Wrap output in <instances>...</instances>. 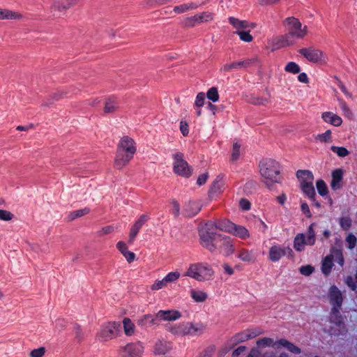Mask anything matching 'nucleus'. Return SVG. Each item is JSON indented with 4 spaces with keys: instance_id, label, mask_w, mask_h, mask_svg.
<instances>
[{
    "instance_id": "nucleus-1",
    "label": "nucleus",
    "mask_w": 357,
    "mask_h": 357,
    "mask_svg": "<svg viewBox=\"0 0 357 357\" xmlns=\"http://www.w3.org/2000/svg\"><path fill=\"white\" fill-rule=\"evenodd\" d=\"M288 33L277 39V47H284L294 44L295 38L301 39L307 34V26L303 27L301 22L296 18L287 17L285 20Z\"/></svg>"
},
{
    "instance_id": "nucleus-2",
    "label": "nucleus",
    "mask_w": 357,
    "mask_h": 357,
    "mask_svg": "<svg viewBox=\"0 0 357 357\" xmlns=\"http://www.w3.org/2000/svg\"><path fill=\"white\" fill-rule=\"evenodd\" d=\"M137 150L135 142L128 136H124L120 140L114 160V167L121 169L133 158Z\"/></svg>"
},
{
    "instance_id": "nucleus-3",
    "label": "nucleus",
    "mask_w": 357,
    "mask_h": 357,
    "mask_svg": "<svg viewBox=\"0 0 357 357\" xmlns=\"http://www.w3.org/2000/svg\"><path fill=\"white\" fill-rule=\"evenodd\" d=\"M206 326L200 322H182L171 326L169 331L179 336H200L206 331Z\"/></svg>"
},
{
    "instance_id": "nucleus-4",
    "label": "nucleus",
    "mask_w": 357,
    "mask_h": 357,
    "mask_svg": "<svg viewBox=\"0 0 357 357\" xmlns=\"http://www.w3.org/2000/svg\"><path fill=\"white\" fill-rule=\"evenodd\" d=\"M259 172L264 181L279 183L280 181V166L279 162L271 158H266L259 162Z\"/></svg>"
},
{
    "instance_id": "nucleus-5",
    "label": "nucleus",
    "mask_w": 357,
    "mask_h": 357,
    "mask_svg": "<svg viewBox=\"0 0 357 357\" xmlns=\"http://www.w3.org/2000/svg\"><path fill=\"white\" fill-rule=\"evenodd\" d=\"M214 274L212 267L207 263H194L189 266L185 276L193 278L199 282L211 280Z\"/></svg>"
},
{
    "instance_id": "nucleus-6",
    "label": "nucleus",
    "mask_w": 357,
    "mask_h": 357,
    "mask_svg": "<svg viewBox=\"0 0 357 357\" xmlns=\"http://www.w3.org/2000/svg\"><path fill=\"white\" fill-rule=\"evenodd\" d=\"M217 229L212 222H207L199 231L200 243L202 245L211 252L216 250L215 244L222 234L216 233Z\"/></svg>"
},
{
    "instance_id": "nucleus-7",
    "label": "nucleus",
    "mask_w": 357,
    "mask_h": 357,
    "mask_svg": "<svg viewBox=\"0 0 357 357\" xmlns=\"http://www.w3.org/2000/svg\"><path fill=\"white\" fill-rule=\"evenodd\" d=\"M257 344L259 347H268L274 349H279L282 347L293 354H298L301 353L300 348L285 339H280L278 341H274L273 338L263 337L257 340Z\"/></svg>"
},
{
    "instance_id": "nucleus-8",
    "label": "nucleus",
    "mask_w": 357,
    "mask_h": 357,
    "mask_svg": "<svg viewBox=\"0 0 357 357\" xmlns=\"http://www.w3.org/2000/svg\"><path fill=\"white\" fill-rule=\"evenodd\" d=\"M257 344L259 347H268L274 349H279L282 347L293 354H298L301 353L300 348L285 339H280L278 341H274L273 338L263 337L257 340Z\"/></svg>"
},
{
    "instance_id": "nucleus-9",
    "label": "nucleus",
    "mask_w": 357,
    "mask_h": 357,
    "mask_svg": "<svg viewBox=\"0 0 357 357\" xmlns=\"http://www.w3.org/2000/svg\"><path fill=\"white\" fill-rule=\"evenodd\" d=\"M315 224H311L306 232V234H298L294 241V248L298 251L301 252L304 250L305 245H313L316 242V235L314 230Z\"/></svg>"
},
{
    "instance_id": "nucleus-10",
    "label": "nucleus",
    "mask_w": 357,
    "mask_h": 357,
    "mask_svg": "<svg viewBox=\"0 0 357 357\" xmlns=\"http://www.w3.org/2000/svg\"><path fill=\"white\" fill-rule=\"evenodd\" d=\"M173 170L176 174L185 178L192 175V169L184 159V155L182 153L176 152L173 154Z\"/></svg>"
},
{
    "instance_id": "nucleus-11",
    "label": "nucleus",
    "mask_w": 357,
    "mask_h": 357,
    "mask_svg": "<svg viewBox=\"0 0 357 357\" xmlns=\"http://www.w3.org/2000/svg\"><path fill=\"white\" fill-rule=\"evenodd\" d=\"M120 328L119 323L108 322L101 326L97 336L102 341H108L118 336Z\"/></svg>"
},
{
    "instance_id": "nucleus-12",
    "label": "nucleus",
    "mask_w": 357,
    "mask_h": 357,
    "mask_svg": "<svg viewBox=\"0 0 357 357\" xmlns=\"http://www.w3.org/2000/svg\"><path fill=\"white\" fill-rule=\"evenodd\" d=\"M144 352V346L141 342L128 343L121 347V357H141Z\"/></svg>"
},
{
    "instance_id": "nucleus-13",
    "label": "nucleus",
    "mask_w": 357,
    "mask_h": 357,
    "mask_svg": "<svg viewBox=\"0 0 357 357\" xmlns=\"http://www.w3.org/2000/svg\"><path fill=\"white\" fill-rule=\"evenodd\" d=\"M215 243L216 249L220 248L225 256H230L235 252L234 240L227 236L221 235Z\"/></svg>"
},
{
    "instance_id": "nucleus-14",
    "label": "nucleus",
    "mask_w": 357,
    "mask_h": 357,
    "mask_svg": "<svg viewBox=\"0 0 357 357\" xmlns=\"http://www.w3.org/2000/svg\"><path fill=\"white\" fill-rule=\"evenodd\" d=\"M298 52L306 59L313 63L321 61L324 56V54L321 50L314 47L302 48Z\"/></svg>"
},
{
    "instance_id": "nucleus-15",
    "label": "nucleus",
    "mask_w": 357,
    "mask_h": 357,
    "mask_svg": "<svg viewBox=\"0 0 357 357\" xmlns=\"http://www.w3.org/2000/svg\"><path fill=\"white\" fill-rule=\"evenodd\" d=\"M257 61V59H246L243 61H234L231 63L225 64L222 70L225 72H229L234 70H239L241 68H246L254 64Z\"/></svg>"
},
{
    "instance_id": "nucleus-16",
    "label": "nucleus",
    "mask_w": 357,
    "mask_h": 357,
    "mask_svg": "<svg viewBox=\"0 0 357 357\" xmlns=\"http://www.w3.org/2000/svg\"><path fill=\"white\" fill-rule=\"evenodd\" d=\"M328 297L332 307H342L343 303L342 294L335 285L330 287Z\"/></svg>"
},
{
    "instance_id": "nucleus-17",
    "label": "nucleus",
    "mask_w": 357,
    "mask_h": 357,
    "mask_svg": "<svg viewBox=\"0 0 357 357\" xmlns=\"http://www.w3.org/2000/svg\"><path fill=\"white\" fill-rule=\"evenodd\" d=\"M149 219V217L146 214H142L135 221L134 225L130 228V234H129V239H128L129 243H133V241H135L136 236H137L140 229L148 221Z\"/></svg>"
},
{
    "instance_id": "nucleus-18",
    "label": "nucleus",
    "mask_w": 357,
    "mask_h": 357,
    "mask_svg": "<svg viewBox=\"0 0 357 357\" xmlns=\"http://www.w3.org/2000/svg\"><path fill=\"white\" fill-rule=\"evenodd\" d=\"M237 257L242 261L254 264L257 258V254L254 250L241 248L237 251Z\"/></svg>"
},
{
    "instance_id": "nucleus-19",
    "label": "nucleus",
    "mask_w": 357,
    "mask_h": 357,
    "mask_svg": "<svg viewBox=\"0 0 357 357\" xmlns=\"http://www.w3.org/2000/svg\"><path fill=\"white\" fill-rule=\"evenodd\" d=\"M261 332L259 330L244 331L234 335L231 340V341L233 342V344H236L240 342H245L250 339L255 338Z\"/></svg>"
},
{
    "instance_id": "nucleus-20",
    "label": "nucleus",
    "mask_w": 357,
    "mask_h": 357,
    "mask_svg": "<svg viewBox=\"0 0 357 357\" xmlns=\"http://www.w3.org/2000/svg\"><path fill=\"white\" fill-rule=\"evenodd\" d=\"M158 321H175L181 317V313L176 310H159L156 313Z\"/></svg>"
},
{
    "instance_id": "nucleus-21",
    "label": "nucleus",
    "mask_w": 357,
    "mask_h": 357,
    "mask_svg": "<svg viewBox=\"0 0 357 357\" xmlns=\"http://www.w3.org/2000/svg\"><path fill=\"white\" fill-rule=\"evenodd\" d=\"M287 251L289 252H292L291 249L289 248H282L280 245H273L269 250V259L273 262L278 261L287 254Z\"/></svg>"
},
{
    "instance_id": "nucleus-22",
    "label": "nucleus",
    "mask_w": 357,
    "mask_h": 357,
    "mask_svg": "<svg viewBox=\"0 0 357 357\" xmlns=\"http://www.w3.org/2000/svg\"><path fill=\"white\" fill-rule=\"evenodd\" d=\"M172 349V343L164 339L158 340L154 346V354L155 355H166Z\"/></svg>"
},
{
    "instance_id": "nucleus-23",
    "label": "nucleus",
    "mask_w": 357,
    "mask_h": 357,
    "mask_svg": "<svg viewBox=\"0 0 357 357\" xmlns=\"http://www.w3.org/2000/svg\"><path fill=\"white\" fill-rule=\"evenodd\" d=\"M229 22L235 28L237 31H243L247 29H253L255 27V24L250 23L246 20H240L234 17H229Z\"/></svg>"
},
{
    "instance_id": "nucleus-24",
    "label": "nucleus",
    "mask_w": 357,
    "mask_h": 357,
    "mask_svg": "<svg viewBox=\"0 0 357 357\" xmlns=\"http://www.w3.org/2000/svg\"><path fill=\"white\" fill-rule=\"evenodd\" d=\"M344 172L342 169H336L332 172V181L331 187L333 190H337L342 188Z\"/></svg>"
},
{
    "instance_id": "nucleus-25",
    "label": "nucleus",
    "mask_w": 357,
    "mask_h": 357,
    "mask_svg": "<svg viewBox=\"0 0 357 357\" xmlns=\"http://www.w3.org/2000/svg\"><path fill=\"white\" fill-rule=\"evenodd\" d=\"M137 324L142 328H147L154 325H158V318L156 314L155 316L146 314L138 319Z\"/></svg>"
},
{
    "instance_id": "nucleus-26",
    "label": "nucleus",
    "mask_w": 357,
    "mask_h": 357,
    "mask_svg": "<svg viewBox=\"0 0 357 357\" xmlns=\"http://www.w3.org/2000/svg\"><path fill=\"white\" fill-rule=\"evenodd\" d=\"M230 234L242 240H246L250 236V232L247 228L234 223Z\"/></svg>"
},
{
    "instance_id": "nucleus-27",
    "label": "nucleus",
    "mask_w": 357,
    "mask_h": 357,
    "mask_svg": "<svg viewBox=\"0 0 357 357\" xmlns=\"http://www.w3.org/2000/svg\"><path fill=\"white\" fill-rule=\"evenodd\" d=\"M296 176L300 181L301 186L312 183L314 181L313 174L309 170H298L296 172Z\"/></svg>"
},
{
    "instance_id": "nucleus-28",
    "label": "nucleus",
    "mask_w": 357,
    "mask_h": 357,
    "mask_svg": "<svg viewBox=\"0 0 357 357\" xmlns=\"http://www.w3.org/2000/svg\"><path fill=\"white\" fill-rule=\"evenodd\" d=\"M342 307H332L330 312L329 320L339 327L343 325V318L340 313Z\"/></svg>"
},
{
    "instance_id": "nucleus-29",
    "label": "nucleus",
    "mask_w": 357,
    "mask_h": 357,
    "mask_svg": "<svg viewBox=\"0 0 357 357\" xmlns=\"http://www.w3.org/2000/svg\"><path fill=\"white\" fill-rule=\"evenodd\" d=\"M323 120L334 126H339L342 124V119L335 114L331 112H326L322 114Z\"/></svg>"
},
{
    "instance_id": "nucleus-30",
    "label": "nucleus",
    "mask_w": 357,
    "mask_h": 357,
    "mask_svg": "<svg viewBox=\"0 0 357 357\" xmlns=\"http://www.w3.org/2000/svg\"><path fill=\"white\" fill-rule=\"evenodd\" d=\"M200 209V206L197 202H189L184 206V214L186 216L191 217L197 214Z\"/></svg>"
},
{
    "instance_id": "nucleus-31",
    "label": "nucleus",
    "mask_w": 357,
    "mask_h": 357,
    "mask_svg": "<svg viewBox=\"0 0 357 357\" xmlns=\"http://www.w3.org/2000/svg\"><path fill=\"white\" fill-rule=\"evenodd\" d=\"M190 295L192 299L197 303L204 302L208 298V294L205 291L197 289H191Z\"/></svg>"
},
{
    "instance_id": "nucleus-32",
    "label": "nucleus",
    "mask_w": 357,
    "mask_h": 357,
    "mask_svg": "<svg viewBox=\"0 0 357 357\" xmlns=\"http://www.w3.org/2000/svg\"><path fill=\"white\" fill-rule=\"evenodd\" d=\"M200 4L195 2L183 3L179 6H176L174 8V11L176 13L180 14L188 12L191 10L197 9Z\"/></svg>"
},
{
    "instance_id": "nucleus-33",
    "label": "nucleus",
    "mask_w": 357,
    "mask_h": 357,
    "mask_svg": "<svg viewBox=\"0 0 357 357\" xmlns=\"http://www.w3.org/2000/svg\"><path fill=\"white\" fill-rule=\"evenodd\" d=\"M333 266V255H330L326 256L323 261L321 265V271L323 273L326 275H329L331 271V269Z\"/></svg>"
},
{
    "instance_id": "nucleus-34",
    "label": "nucleus",
    "mask_w": 357,
    "mask_h": 357,
    "mask_svg": "<svg viewBox=\"0 0 357 357\" xmlns=\"http://www.w3.org/2000/svg\"><path fill=\"white\" fill-rule=\"evenodd\" d=\"M214 224L217 229H219L225 232H227L229 234H231L232 227L234 226V222L227 220H218L217 222Z\"/></svg>"
},
{
    "instance_id": "nucleus-35",
    "label": "nucleus",
    "mask_w": 357,
    "mask_h": 357,
    "mask_svg": "<svg viewBox=\"0 0 357 357\" xmlns=\"http://www.w3.org/2000/svg\"><path fill=\"white\" fill-rule=\"evenodd\" d=\"M119 107V102L115 98L107 99L105 103L104 112L109 114L114 112Z\"/></svg>"
},
{
    "instance_id": "nucleus-36",
    "label": "nucleus",
    "mask_w": 357,
    "mask_h": 357,
    "mask_svg": "<svg viewBox=\"0 0 357 357\" xmlns=\"http://www.w3.org/2000/svg\"><path fill=\"white\" fill-rule=\"evenodd\" d=\"M90 213V208L88 207H86L82 209L76 210L74 211L70 212L68 215V221H73L76 218L82 217L85 215H87Z\"/></svg>"
},
{
    "instance_id": "nucleus-37",
    "label": "nucleus",
    "mask_w": 357,
    "mask_h": 357,
    "mask_svg": "<svg viewBox=\"0 0 357 357\" xmlns=\"http://www.w3.org/2000/svg\"><path fill=\"white\" fill-rule=\"evenodd\" d=\"M301 187L303 193L305 194L310 200L314 202L316 193L313 183L310 184L303 185Z\"/></svg>"
},
{
    "instance_id": "nucleus-38",
    "label": "nucleus",
    "mask_w": 357,
    "mask_h": 357,
    "mask_svg": "<svg viewBox=\"0 0 357 357\" xmlns=\"http://www.w3.org/2000/svg\"><path fill=\"white\" fill-rule=\"evenodd\" d=\"M124 333L130 336L134 334L135 326L129 318H124L123 321Z\"/></svg>"
},
{
    "instance_id": "nucleus-39",
    "label": "nucleus",
    "mask_w": 357,
    "mask_h": 357,
    "mask_svg": "<svg viewBox=\"0 0 357 357\" xmlns=\"http://www.w3.org/2000/svg\"><path fill=\"white\" fill-rule=\"evenodd\" d=\"M21 17V15L17 13L13 12L6 9H1L0 8V20L5 19H18Z\"/></svg>"
},
{
    "instance_id": "nucleus-40",
    "label": "nucleus",
    "mask_w": 357,
    "mask_h": 357,
    "mask_svg": "<svg viewBox=\"0 0 357 357\" xmlns=\"http://www.w3.org/2000/svg\"><path fill=\"white\" fill-rule=\"evenodd\" d=\"M222 177L219 175L217 176L214 182L213 183L210 192L211 193H219L222 191L223 188V183L222 181Z\"/></svg>"
},
{
    "instance_id": "nucleus-41",
    "label": "nucleus",
    "mask_w": 357,
    "mask_h": 357,
    "mask_svg": "<svg viewBox=\"0 0 357 357\" xmlns=\"http://www.w3.org/2000/svg\"><path fill=\"white\" fill-rule=\"evenodd\" d=\"M250 30L236 31L235 33L239 36L241 40L249 43L253 40V37L249 33Z\"/></svg>"
},
{
    "instance_id": "nucleus-42",
    "label": "nucleus",
    "mask_w": 357,
    "mask_h": 357,
    "mask_svg": "<svg viewBox=\"0 0 357 357\" xmlns=\"http://www.w3.org/2000/svg\"><path fill=\"white\" fill-rule=\"evenodd\" d=\"M197 24H198V21L196 15L192 17H185L182 22V26L186 28L193 27Z\"/></svg>"
},
{
    "instance_id": "nucleus-43",
    "label": "nucleus",
    "mask_w": 357,
    "mask_h": 357,
    "mask_svg": "<svg viewBox=\"0 0 357 357\" xmlns=\"http://www.w3.org/2000/svg\"><path fill=\"white\" fill-rule=\"evenodd\" d=\"M77 1L78 0H67L66 3H61L57 2L54 3V7L58 8L59 10H66L72 6L76 4Z\"/></svg>"
},
{
    "instance_id": "nucleus-44",
    "label": "nucleus",
    "mask_w": 357,
    "mask_h": 357,
    "mask_svg": "<svg viewBox=\"0 0 357 357\" xmlns=\"http://www.w3.org/2000/svg\"><path fill=\"white\" fill-rule=\"evenodd\" d=\"M284 70L285 71L292 74H298L301 71L299 66L293 61L287 63L284 68Z\"/></svg>"
},
{
    "instance_id": "nucleus-45",
    "label": "nucleus",
    "mask_w": 357,
    "mask_h": 357,
    "mask_svg": "<svg viewBox=\"0 0 357 357\" xmlns=\"http://www.w3.org/2000/svg\"><path fill=\"white\" fill-rule=\"evenodd\" d=\"M316 185H317L318 192L321 196H324V195H327V193L328 192V187H327L326 183L323 180H321V179L318 180L317 181Z\"/></svg>"
},
{
    "instance_id": "nucleus-46",
    "label": "nucleus",
    "mask_w": 357,
    "mask_h": 357,
    "mask_svg": "<svg viewBox=\"0 0 357 357\" xmlns=\"http://www.w3.org/2000/svg\"><path fill=\"white\" fill-rule=\"evenodd\" d=\"M208 99L213 102H217L219 100V94L216 87L210 88L206 93Z\"/></svg>"
},
{
    "instance_id": "nucleus-47",
    "label": "nucleus",
    "mask_w": 357,
    "mask_h": 357,
    "mask_svg": "<svg viewBox=\"0 0 357 357\" xmlns=\"http://www.w3.org/2000/svg\"><path fill=\"white\" fill-rule=\"evenodd\" d=\"M331 149L333 153H335L340 157H345L349 154V151L344 147L332 146Z\"/></svg>"
},
{
    "instance_id": "nucleus-48",
    "label": "nucleus",
    "mask_w": 357,
    "mask_h": 357,
    "mask_svg": "<svg viewBox=\"0 0 357 357\" xmlns=\"http://www.w3.org/2000/svg\"><path fill=\"white\" fill-rule=\"evenodd\" d=\"M198 23L208 22L213 20V14L211 13L204 12L196 15Z\"/></svg>"
},
{
    "instance_id": "nucleus-49",
    "label": "nucleus",
    "mask_w": 357,
    "mask_h": 357,
    "mask_svg": "<svg viewBox=\"0 0 357 357\" xmlns=\"http://www.w3.org/2000/svg\"><path fill=\"white\" fill-rule=\"evenodd\" d=\"M316 139L321 142H331L332 136L330 130H326L324 133L319 134L316 137Z\"/></svg>"
},
{
    "instance_id": "nucleus-50",
    "label": "nucleus",
    "mask_w": 357,
    "mask_h": 357,
    "mask_svg": "<svg viewBox=\"0 0 357 357\" xmlns=\"http://www.w3.org/2000/svg\"><path fill=\"white\" fill-rule=\"evenodd\" d=\"M240 148H241V144L238 142H236L234 143L232 153H231V160L232 161H236L239 158Z\"/></svg>"
},
{
    "instance_id": "nucleus-51",
    "label": "nucleus",
    "mask_w": 357,
    "mask_h": 357,
    "mask_svg": "<svg viewBox=\"0 0 357 357\" xmlns=\"http://www.w3.org/2000/svg\"><path fill=\"white\" fill-rule=\"evenodd\" d=\"M356 242L357 238L353 234H349L346 238L347 248L349 250H353L355 248Z\"/></svg>"
},
{
    "instance_id": "nucleus-52",
    "label": "nucleus",
    "mask_w": 357,
    "mask_h": 357,
    "mask_svg": "<svg viewBox=\"0 0 357 357\" xmlns=\"http://www.w3.org/2000/svg\"><path fill=\"white\" fill-rule=\"evenodd\" d=\"M167 283L164 278L161 280H155V282L151 285V289L153 291H157L167 287Z\"/></svg>"
},
{
    "instance_id": "nucleus-53",
    "label": "nucleus",
    "mask_w": 357,
    "mask_h": 357,
    "mask_svg": "<svg viewBox=\"0 0 357 357\" xmlns=\"http://www.w3.org/2000/svg\"><path fill=\"white\" fill-rule=\"evenodd\" d=\"M180 277V273L177 271L175 272H170L165 277V281L167 282V284L170 282H174L176 281Z\"/></svg>"
},
{
    "instance_id": "nucleus-54",
    "label": "nucleus",
    "mask_w": 357,
    "mask_h": 357,
    "mask_svg": "<svg viewBox=\"0 0 357 357\" xmlns=\"http://www.w3.org/2000/svg\"><path fill=\"white\" fill-rule=\"evenodd\" d=\"M340 225L344 230H348L351 226V220L349 217H343L340 220Z\"/></svg>"
},
{
    "instance_id": "nucleus-55",
    "label": "nucleus",
    "mask_w": 357,
    "mask_h": 357,
    "mask_svg": "<svg viewBox=\"0 0 357 357\" xmlns=\"http://www.w3.org/2000/svg\"><path fill=\"white\" fill-rule=\"evenodd\" d=\"M171 205H172V208L170 210L171 213L174 215L175 218H178L180 214L179 204L176 201L172 200L171 202Z\"/></svg>"
},
{
    "instance_id": "nucleus-56",
    "label": "nucleus",
    "mask_w": 357,
    "mask_h": 357,
    "mask_svg": "<svg viewBox=\"0 0 357 357\" xmlns=\"http://www.w3.org/2000/svg\"><path fill=\"white\" fill-rule=\"evenodd\" d=\"M314 270V267L310 265L303 266L300 268V273L303 275L309 276L313 273Z\"/></svg>"
},
{
    "instance_id": "nucleus-57",
    "label": "nucleus",
    "mask_w": 357,
    "mask_h": 357,
    "mask_svg": "<svg viewBox=\"0 0 357 357\" xmlns=\"http://www.w3.org/2000/svg\"><path fill=\"white\" fill-rule=\"evenodd\" d=\"M204 101H205V94L204 93H199L197 95V97H196V99H195V105L196 107H201L204 105Z\"/></svg>"
},
{
    "instance_id": "nucleus-58",
    "label": "nucleus",
    "mask_w": 357,
    "mask_h": 357,
    "mask_svg": "<svg viewBox=\"0 0 357 357\" xmlns=\"http://www.w3.org/2000/svg\"><path fill=\"white\" fill-rule=\"evenodd\" d=\"M45 353V347H40L32 350L30 353V357H43Z\"/></svg>"
},
{
    "instance_id": "nucleus-59",
    "label": "nucleus",
    "mask_w": 357,
    "mask_h": 357,
    "mask_svg": "<svg viewBox=\"0 0 357 357\" xmlns=\"http://www.w3.org/2000/svg\"><path fill=\"white\" fill-rule=\"evenodd\" d=\"M13 217V215L10 212L0 209V220L8 221L12 220Z\"/></svg>"
},
{
    "instance_id": "nucleus-60",
    "label": "nucleus",
    "mask_w": 357,
    "mask_h": 357,
    "mask_svg": "<svg viewBox=\"0 0 357 357\" xmlns=\"http://www.w3.org/2000/svg\"><path fill=\"white\" fill-rule=\"evenodd\" d=\"M333 258L335 257V260L342 266L344 264V257L342 253L340 250H335L333 253Z\"/></svg>"
},
{
    "instance_id": "nucleus-61",
    "label": "nucleus",
    "mask_w": 357,
    "mask_h": 357,
    "mask_svg": "<svg viewBox=\"0 0 357 357\" xmlns=\"http://www.w3.org/2000/svg\"><path fill=\"white\" fill-rule=\"evenodd\" d=\"M346 284L353 291H355L357 288L356 282H355L352 276H347L346 278Z\"/></svg>"
},
{
    "instance_id": "nucleus-62",
    "label": "nucleus",
    "mask_w": 357,
    "mask_h": 357,
    "mask_svg": "<svg viewBox=\"0 0 357 357\" xmlns=\"http://www.w3.org/2000/svg\"><path fill=\"white\" fill-rule=\"evenodd\" d=\"M180 130L183 136H187L189 133L188 125L186 122L181 121Z\"/></svg>"
},
{
    "instance_id": "nucleus-63",
    "label": "nucleus",
    "mask_w": 357,
    "mask_h": 357,
    "mask_svg": "<svg viewBox=\"0 0 357 357\" xmlns=\"http://www.w3.org/2000/svg\"><path fill=\"white\" fill-rule=\"evenodd\" d=\"M246 347L245 346H240L236 349L232 353V357H241V355L245 352Z\"/></svg>"
},
{
    "instance_id": "nucleus-64",
    "label": "nucleus",
    "mask_w": 357,
    "mask_h": 357,
    "mask_svg": "<svg viewBox=\"0 0 357 357\" xmlns=\"http://www.w3.org/2000/svg\"><path fill=\"white\" fill-rule=\"evenodd\" d=\"M117 249L122 255L128 251V246L123 241H119L116 244Z\"/></svg>"
}]
</instances>
